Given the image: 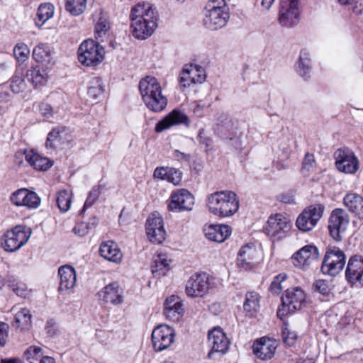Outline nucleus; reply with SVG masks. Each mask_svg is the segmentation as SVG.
Returning <instances> with one entry per match:
<instances>
[{"label": "nucleus", "instance_id": "obj_1", "mask_svg": "<svg viewBox=\"0 0 363 363\" xmlns=\"http://www.w3.org/2000/svg\"><path fill=\"white\" fill-rule=\"evenodd\" d=\"M130 18L132 34L137 39L148 38L157 27V11L150 3L136 4L131 9Z\"/></svg>", "mask_w": 363, "mask_h": 363}, {"label": "nucleus", "instance_id": "obj_2", "mask_svg": "<svg viewBox=\"0 0 363 363\" xmlns=\"http://www.w3.org/2000/svg\"><path fill=\"white\" fill-rule=\"evenodd\" d=\"M210 213L219 218L234 215L239 209L237 194L232 191H220L210 194L207 199Z\"/></svg>", "mask_w": 363, "mask_h": 363}, {"label": "nucleus", "instance_id": "obj_3", "mask_svg": "<svg viewBox=\"0 0 363 363\" xmlns=\"http://www.w3.org/2000/svg\"><path fill=\"white\" fill-rule=\"evenodd\" d=\"M229 18V8L224 0H211L207 4L203 18L206 28L212 30L222 28Z\"/></svg>", "mask_w": 363, "mask_h": 363}, {"label": "nucleus", "instance_id": "obj_4", "mask_svg": "<svg viewBox=\"0 0 363 363\" xmlns=\"http://www.w3.org/2000/svg\"><path fill=\"white\" fill-rule=\"evenodd\" d=\"M104 48L93 40H86L78 49L79 62L86 67L96 66L104 58Z\"/></svg>", "mask_w": 363, "mask_h": 363}, {"label": "nucleus", "instance_id": "obj_5", "mask_svg": "<svg viewBox=\"0 0 363 363\" xmlns=\"http://www.w3.org/2000/svg\"><path fill=\"white\" fill-rule=\"evenodd\" d=\"M31 230L25 225H16L8 230L1 238V245L7 252H15L27 243Z\"/></svg>", "mask_w": 363, "mask_h": 363}, {"label": "nucleus", "instance_id": "obj_6", "mask_svg": "<svg viewBox=\"0 0 363 363\" xmlns=\"http://www.w3.org/2000/svg\"><path fill=\"white\" fill-rule=\"evenodd\" d=\"M346 263V255L339 247L330 246L328 248L321 266L324 274L335 277L340 273Z\"/></svg>", "mask_w": 363, "mask_h": 363}, {"label": "nucleus", "instance_id": "obj_7", "mask_svg": "<svg viewBox=\"0 0 363 363\" xmlns=\"http://www.w3.org/2000/svg\"><path fill=\"white\" fill-rule=\"evenodd\" d=\"M323 211L324 206L320 204L306 208L296 218V227L303 232L312 230L322 218Z\"/></svg>", "mask_w": 363, "mask_h": 363}, {"label": "nucleus", "instance_id": "obj_8", "mask_svg": "<svg viewBox=\"0 0 363 363\" xmlns=\"http://www.w3.org/2000/svg\"><path fill=\"white\" fill-rule=\"evenodd\" d=\"M306 298L305 294L299 287L286 290L281 297L282 308H279L277 315L282 316L287 313H294L301 308Z\"/></svg>", "mask_w": 363, "mask_h": 363}, {"label": "nucleus", "instance_id": "obj_9", "mask_svg": "<svg viewBox=\"0 0 363 363\" xmlns=\"http://www.w3.org/2000/svg\"><path fill=\"white\" fill-rule=\"evenodd\" d=\"M291 226L292 224L288 218L282 214L277 213L274 216H271L268 218L264 232L267 236L274 240H279L286 237L290 231Z\"/></svg>", "mask_w": 363, "mask_h": 363}, {"label": "nucleus", "instance_id": "obj_10", "mask_svg": "<svg viewBox=\"0 0 363 363\" xmlns=\"http://www.w3.org/2000/svg\"><path fill=\"white\" fill-rule=\"evenodd\" d=\"M350 223V217L347 211L342 208L334 209L328 220V230L330 236L336 241L342 240Z\"/></svg>", "mask_w": 363, "mask_h": 363}, {"label": "nucleus", "instance_id": "obj_11", "mask_svg": "<svg viewBox=\"0 0 363 363\" xmlns=\"http://www.w3.org/2000/svg\"><path fill=\"white\" fill-rule=\"evenodd\" d=\"M335 167L341 172L354 174L359 169V160L350 149H338L335 152Z\"/></svg>", "mask_w": 363, "mask_h": 363}, {"label": "nucleus", "instance_id": "obj_12", "mask_svg": "<svg viewBox=\"0 0 363 363\" xmlns=\"http://www.w3.org/2000/svg\"><path fill=\"white\" fill-rule=\"evenodd\" d=\"M298 1L281 0L279 21L284 27H294L299 21Z\"/></svg>", "mask_w": 363, "mask_h": 363}, {"label": "nucleus", "instance_id": "obj_13", "mask_svg": "<svg viewBox=\"0 0 363 363\" xmlns=\"http://www.w3.org/2000/svg\"><path fill=\"white\" fill-rule=\"evenodd\" d=\"M194 205L193 195L186 189H181L172 191L168 203V209L173 212L189 211Z\"/></svg>", "mask_w": 363, "mask_h": 363}, {"label": "nucleus", "instance_id": "obj_14", "mask_svg": "<svg viewBox=\"0 0 363 363\" xmlns=\"http://www.w3.org/2000/svg\"><path fill=\"white\" fill-rule=\"evenodd\" d=\"M210 283L206 273H196L189 278L186 284V294L189 297H203L208 291Z\"/></svg>", "mask_w": 363, "mask_h": 363}, {"label": "nucleus", "instance_id": "obj_15", "mask_svg": "<svg viewBox=\"0 0 363 363\" xmlns=\"http://www.w3.org/2000/svg\"><path fill=\"white\" fill-rule=\"evenodd\" d=\"M174 331L167 325H160L152 333V342L155 351L160 352L169 347L174 342Z\"/></svg>", "mask_w": 363, "mask_h": 363}, {"label": "nucleus", "instance_id": "obj_16", "mask_svg": "<svg viewBox=\"0 0 363 363\" xmlns=\"http://www.w3.org/2000/svg\"><path fill=\"white\" fill-rule=\"evenodd\" d=\"M11 203L16 206H25L29 209H35L40 204V198L38 194L28 190L20 189L13 192L10 197Z\"/></svg>", "mask_w": 363, "mask_h": 363}, {"label": "nucleus", "instance_id": "obj_17", "mask_svg": "<svg viewBox=\"0 0 363 363\" xmlns=\"http://www.w3.org/2000/svg\"><path fill=\"white\" fill-rule=\"evenodd\" d=\"M363 257L352 256L345 270V279L351 286L359 284L363 286Z\"/></svg>", "mask_w": 363, "mask_h": 363}, {"label": "nucleus", "instance_id": "obj_18", "mask_svg": "<svg viewBox=\"0 0 363 363\" xmlns=\"http://www.w3.org/2000/svg\"><path fill=\"white\" fill-rule=\"evenodd\" d=\"M97 296L99 300L106 303L119 305L123 302V290L116 281L104 286L97 293Z\"/></svg>", "mask_w": 363, "mask_h": 363}, {"label": "nucleus", "instance_id": "obj_19", "mask_svg": "<svg viewBox=\"0 0 363 363\" xmlns=\"http://www.w3.org/2000/svg\"><path fill=\"white\" fill-rule=\"evenodd\" d=\"M318 257V250L315 246L306 245L292 256V260L295 267L304 269L317 260Z\"/></svg>", "mask_w": 363, "mask_h": 363}, {"label": "nucleus", "instance_id": "obj_20", "mask_svg": "<svg viewBox=\"0 0 363 363\" xmlns=\"http://www.w3.org/2000/svg\"><path fill=\"white\" fill-rule=\"evenodd\" d=\"M180 124H184L187 127L189 126V119L188 116L180 110L174 109L163 119L156 123L155 131L157 133H161L173 125Z\"/></svg>", "mask_w": 363, "mask_h": 363}, {"label": "nucleus", "instance_id": "obj_21", "mask_svg": "<svg viewBox=\"0 0 363 363\" xmlns=\"http://www.w3.org/2000/svg\"><path fill=\"white\" fill-rule=\"evenodd\" d=\"M208 342L211 346V351L208 354L209 358H212L214 352L225 354L228 349L229 340L225 334L220 328H214L208 333Z\"/></svg>", "mask_w": 363, "mask_h": 363}, {"label": "nucleus", "instance_id": "obj_22", "mask_svg": "<svg viewBox=\"0 0 363 363\" xmlns=\"http://www.w3.org/2000/svg\"><path fill=\"white\" fill-rule=\"evenodd\" d=\"M260 252L252 245L243 246L238 255V264L245 269H250L258 262Z\"/></svg>", "mask_w": 363, "mask_h": 363}, {"label": "nucleus", "instance_id": "obj_23", "mask_svg": "<svg viewBox=\"0 0 363 363\" xmlns=\"http://www.w3.org/2000/svg\"><path fill=\"white\" fill-rule=\"evenodd\" d=\"M277 342L265 337H261L253 344L254 354L259 359L266 360L271 359L277 349Z\"/></svg>", "mask_w": 363, "mask_h": 363}, {"label": "nucleus", "instance_id": "obj_24", "mask_svg": "<svg viewBox=\"0 0 363 363\" xmlns=\"http://www.w3.org/2000/svg\"><path fill=\"white\" fill-rule=\"evenodd\" d=\"M203 233L209 240L223 242L229 237L231 230L227 225H209L204 227Z\"/></svg>", "mask_w": 363, "mask_h": 363}, {"label": "nucleus", "instance_id": "obj_25", "mask_svg": "<svg viewBox=\"0 0 363 363\" xmlns=\"http://www.w3.org/2000/svg\"><path fill=\"white\" fill-rule=\"evenodd\" d=\"M183 311L182 303L177 296H171L166 299L164 314L167 319L177 322L181 318Z\"/></svg>", "mask_w": 363, "mask_h": 363}, {"label": "nucleus", "instance_id": "obj_26", "mask_svg": "<svg viewBox=\"0 0 363 363\" xmlns=\"http://www.w3.org/2000/svg\"><path fill=\"white\" fill-rule=\"evenodd\" d=\"M343 203L350 212L363 220V196L356 193L347 194L343 198Z\"/></svg>", "mask_w": 363, "mask_h": 363}, {"label": "nucleus", "instance_id": "obj_27", "mask_svg": "<svg viewBox=\"0 0 363 363\" xmlns=\"http://www.w3.org/2000/svg\"><path fill=\"white\" fill-rule=\"evenodd\" d=\"M142 98L147 107L154 112L162 111L167 104V99L162 92H145Z\"/></svg>", "mask_w": 363, "mask_h": 363}, {"label": "nucleus", "instance_id": "obj_28", "mask_svg": "<svg viewBox=\"0 0 363 363\" xmlns=\"http://www.w3.org/2000/svg\"><path fill=\"white\" fill-rule=\"evenodd\" d=\"M58 274L60 279V291H68L74 288L76 283V273L72 267L68 265L60 267Z\"/></svg>", "mask_w": 363, "mask_h": 363}, {"label": "nucleus", "instance_id": "obj_29", "mask_svg": "<svg viewBox=\"0 0 363 363\" xmlns=\"http://www.w3.org/2000/svg\"><path fill=\"white\" fill-rule=\"evenodd\" d=\"M24 155L26 160L36 170L47 171L53 165L52 161L32 150L25 151Z\"/></svg>", "mask_w": 363, "mask_h": 363}, {"label": "nucleus", "instance_id": "obj_30", "mask_svg": "<svg viewBox=\"0 0 363 363\" xmlns=\"http://www.w3.org/2000/svg\"><path fill=\"white\" fill-rule=\"evenodd\" d=\"M99 253L104 259L115 263H119L122 259L121 252L113 241L103 242L100 246Z\"/></svg>", "mask_w": 363, "mask_h": 363}, {"label": "nucleus", "instance_id": "obj_31", "mask_svg": "<svg viewBox=\"0 0 363 363\" xmlns=\"http://www.w3.org/2000/svg\"><path fill=\"white\" fill-rule=\"evenodd\" d=\"M312 70L311 58L309 52L302 50L296 65V72L303 79H308L311 77Z\"/></svg>", "mask_w": 363, "mask_h": 363}, {"label": "nucleus", "instance_id": "obj_32", "mask_svg": "<svg viewBox=\"0 0 363 363\" xmlns=\"http://www.w3.org/2000/svg\"><path fill=\"white\" fill-rule=\"evenodd\" d=\"M243 308L247 316H254L259 309V294L255 291L247 293Z\"/></svg>", "mask_w": 363, "mask_h": 363}, {"label": "nucleus", "instance_id": "obj_33", "mask_svg": "<svg viewBox=\"0 0 363 363\" xmlns=\"http://www.w3.org/2000/svg\"><path fill=\"white\" fill-rule=\"evenodd\" d=\"M32 315L26 308H21L15 313L13 325L21 330H28L31 325Z\"/></svg>", "mask_w": 363, "mask_h": 363}, {"label": "nucleus", "instance_id": "obj_34", "mask_svg": "<svg viewBox=\"0 0 363 363\" xmlns=\"http://www.w3.org/2000/svg\"><path fill=\"white\" fill-rule=\"evenodd\" d=\"M54 6L50 3L42 4L39 6L35 18V24L41 27L54 15Z\"/></svg>", "mask_w": 363, "mask_h": 363}, {"label": "nucleus", "instance_id": "obj_35", "mask_svg": "<svg viewBox=\"0 0 363 363\" xmlns=\"http://www.w3.org/2000/svg\"><path fill=\"white\" fill-rule=\"evenodd\" d=\"M186 67L188 69V72L190 74L189 76L193 80V86L201 84L205 82L206 74L204 69L198 65H186Z\"/></svg>", "mask_w": 363, "mask_h": 363}, {"label": "nucleus", "instance_id": "obj_36", "mask_svg": "<svg viewBox=\"0 0 363 363\" xmlns=\"http://www.w3.org/2000/svg\"><path fill=\"white\" fill-rule=\"evenodd\" d=\"M51 52L49 46L45 43H39L33 50V57L38 62L47 64L50 61Z\"/></svg>", "mask_w": 363, "mask_h": 363}, {"label": "nucleus", "instance_id": "obj_37", "mask_svg": "<svg viewBox=\"0 0 363 363\" xmlns=\"http://www.w3.org/2000/svg\"><path fill=\"white\" fill-rule=\"evenodd\" d=\"M65 130L62 128H53L48 135L45 145L47 148H57L62 144V134Z\"/></svg>", "mask_w": 363, "mask_h": 363}, {"label": "nucleus", "instance_id": "obj_38", "mask_svg": "<svg viewBox=\"0 0 363 363\" xmlns=\"http://www.w3.org/2000/svg\"><path fill=\"white\" fill-rule=\"evenodd\" d=\"M56 203L61 212H67L71 206V192L65 189L59 191L57 194Z\"/></svg>", "mask_w": 363, "mask_h": 363}, {"label": "nucleus", "instance_id": "obj_39", "mask_svg": "<svg viewBox=\"0 0 363 363\" xmlns=\"http://www.w3.org/2000/svg\"><path fill=\"white\" fill-rule=\"evenodd\" d=\"M154 263L155 265L152 267V272L155 276H164L169 269V262L164 255H159Z\"/></svg>", "mask_w": 363, "mask_h": 363}, {"label": "nucleus", "instance_id": "obj_40", "mask_svg": "<svg viewBox=\"0 0 363 363\" xmlns=\"http://www.w3.org/2000/svg\"><path fill=\"white\" fill-rule=\"evenodd\" d=\"M27 77L35 86L45 84L48 79L47 72L45 69L41 70L38 67L29 70Z\"/></svg>", "mask_w": 363, "mask_h": 363}, {"label": "nucleus", "instance_id": "obj_41", "mask_svg": "<svg viewBox=\"0 0 363 363\" xmlns=\"http://www.w3.org/2000/svg\"><path fill=\"white\" fill-rule=\"evenodd\" d=\"M146 230L155 233L154 230L158 229H164L163 218L158 212L151 213L146 220Z\"/></svg>", "mask_w": 363, "mask_h": 363}, {"label": "nucleus", "instance_id": "obj_42", "mask_svg": "<svg viewBox=\"0 0 363 363\" xmlns=\"http://www.w3.org/2000/svg\"><path fill=\"white\" fill-rule=\"evenodd\" d=\"M162 86L157 79L152 76H147L139 82V91H161Z\"/></svg>", "mask_w": 363, "mask_h": 363}, {"label": "nucleus", "instance_id": "obj_43", "mask_svg": "<svg viewBox=\"0 0 363 363\" xmlns=\"http://www.w3.org/2000/svg\"><path fill=\"white\" fill-rule=\"evenodd\" d=\"M86 0H67L66 9L74 16L82 14L86 9Z\"/></svg>", "mask_w": 363, "mask_h": 363}, {"label": "nucleus", "instance_id": "obj_44", "mask_svg": "<svg viewBox=\"0 0 363 363\" xmlns=\"http://www.w3.org/2000/svg\"><path fill=\"white\" fill-rule=\"evenodd\" d=\"M13 53L18 62H23L28 58L30 50L25 43H18L14 47Z\"/></svg>", "mask_w": 363, "mask_h": 363}, {"label": "nucleus", "instance_id": "obj_45", "mask_svg": "<svg viewBox=\"0 0 363 363\" xmlns=\"http://www.w3.org/2000/svg\"><path fill=\"white\" fill-rule=\"evenodd\" d=\"M242 76L244 80H247L252 84H257L259 78V72L253 67L245 65L242 69Z\"/></svg>", "mask_w": 363, "mask_h": 363}, {"label": "nucleus", "instance_id": "obj_46", "mask_svg": "<svg viewBox=\"0 0 363 363\" xmlns=\"http://www.w3.org/2000/svg\"><path fill=\"white\" fill-rule=\"evenodd\" d=\"M42 355V349L37 346H30L24 352L25 357L30 363H35Z\"/></svg>", "mask_w": 363, "mask_h": 363}, {"label": "nucleus", "instance_id": "obj_47", "mask_svg": "<svg viewBox=\"0 0 363 363\" xmlns=\"http://www.w3.org/2000/svg\"><path fill=\"white\" fill-rule=\"evenodd\" d=\"M99 16V20L95 24V35L96 38H102L109 29V25L106 20L101 16V13Z\"/></svg>", "mask_w": 363, "mask_h": 363}, {"label": "nucleus", "instance_id": "obj_48", "mask_svg": "<svg viewBox=\"0 0 363 363\" xmlns=\"http://www.w3.org/2000/svg\"><path fill=\"white\" fill-rule=\"evenodd\" d=\"M155 233L150 232L149 230H146V233L148 239L152 243L160 244L162 243L166 238V230L165 229H158L154 230Z\"/></svg>", "mask_w": 363, "mask_h": 363}, {"label": "nucleus", "instance_id": "obj_49", "mask_svg": "<svg viewBox=\"0 0 363 363\" xmlns=\"http://www.w3.org/2000/svg\"><path fill=\"white\" fill-rule=\"evenodd\" d=\"M189 73L188 72V69L186 67V65L184 67L182 71L179 74V84L184 89H195L196 86H193V80L191 79L189 76Z\"/></svg>", "mask_w": 363, "mask_h": 363}, {"label": "nucleus", "instance_id": "obj_50", "mask_svg": "<svg viewBox=\"0 0 363 363\" xmlns=\"http://www.w3.org/2000/svg\"><path fill=\"white\" fill-rule=\"evenodd\" d=\"M100 194V186H94L91 190L89 192L86 200L84 203L83 211L86 208L91 207L97 200Z\"/></svg>", "mask_w": 363, "mask_h": 363}, {"label": "nucleus", "instance_id": "obj_51", "mask_svg": "<svg viewBox=\"0 0 363 363\" xmlns=\"http://www.w3.org/2000/svg\"><path fill=\"white\" fill-rule=\"evenodd\" d=\"M313 286L315 290L323 296L328 297L331 294V289L328 283L325 280L318 279L315 281Z\"/></svg>", "mask_w": 363, "mask_h": 363}, {"label": "nucleus", "instance_id": "obj_52", "mask_svg": "<svg viewBox=\"0 0 363 363\" xmlns=\"http://www.w3.org/2000/svg\"><path fill=\"white\" fill-rule=\"evenodd\" d=\"M166 180L174 185H179L182 182V172L174 168H169Z\"/></svg>", "mask_w": 363, "mask_h": 363}, {"label": "nucleus", "instance_id": "obj_53", "mask_svg": "<svg viewBox=\"0 0 363 363\" xmlns=\"http://www.w3.org/2000/svg\"><path fill=\"white\" fill-rule=\"evenodd\" d=\"M281 336L284 342L288 346L293 345L297 338L296 333L294 331H290L287 328L282 329Z\"/></svg>", "mask_w": 363, "mask_h": 363}, {"label": "nucleus", "instance_id": "obj_54", "mask_svg": "<svg viewBox=\"0 0 363 363\" xmlns=\"http://www.w3.org/2000/svg\"><path fill=\"white\" fill-rule=\"evenodd\" d=\"M315 165V160L314 158V155L311 153H306L305 155L303 163H302V169L303 171L309 172L311 169H313Z\"/></svg>", "mask_w": 363, "mask_h": 363}, {"label": "nucleus", "instance_id": "obj_55", "mask_svg": "<svg viewBox=\"0 0 363 363\" xmlns=\"http://www.w3.org/2000/svg\"><path fill=\"white\" fill-rule=\"evenodd\" d=\"M199 141L201 144L204 145L206 147V151L211 150L213 147V140L211 138L206 135L204 129H201L198 135Z\"/></svg>", "mask_w": 363, "mask_h": 363}, {"label": "nucleus", "instance_id": "obj_56", "mask_svg": "<svg viewBox=\"0 0 363 363\" xmlns=\"http://www.w3.org/2000/svg\"><path fill=\"white\" fill-rule=\"evenodd\" d=\"M11 287L15 294L18 296L26 297L28 294L26 285L21 282L13 283Z\"/></svg>", "mask_w": 363, "mask_h": 363}, {"label": "nucleus", "instance_id": "obj_57", "mask_svg": "<svg viewBox=\"0 0 363 363\" xmlns=\"http://www.w3.org/2000/svg\"><path fill=\"white\" fill-rule=\"evenodd\" d=\"M88 89L89 91H100L104 89V85L99 77L92 78L89 83Z\"/></svg>", "mask_w": 363, "mask_h": 363}, {"label": "nucleus", "instance_id": "obj_58", "mask_svg": "<svg viewBox=\"0 0 363 363\" xmlns=\"http://www.w3.org/2000/svg\"><path fill=\"white\" fill-rule=\"evenodd\" d=\"M90 228L91 227L89 223H81L74 228V231L76 234L83 237L89 233Z\"/></svg>", "mask_w": 363, "mask_h": 363}, {"label": "nucleus", "instance_id": "obj_59", "mask_svg": "<svg viewBox=\"0 0 363 363\" xmlns=\"http://www.w3.org/2000/svg\"><path fill=\"white\" fill-rule=\"evenodd\" d=\"M23 84V80L21 77L15 76L9 82V88L11 91H16L17 89H21Z\"/></svg>", "mask_w": 363, "mask_h": 363}, {"label": "nucleus", "instance_id": "obj_60", "mask_svg": "<svg viewBox=\"0 0 363 363\" xmlns=\"http://www.w3.org/2000/svg\"><path fill=\"white\" fill-rule=\"evenodd\" d=\"M8 325L4 323H0V345L4 346L6 342L8 337Z\"/></svg>", "mask_w": 363, "mask_h": 363}, {"label": "nucleus", "instance_id": "obj_61", "mask_svg": "<svg viewBox=\"0 0 363 363\" xmlns=\"http://www.w3.org/2000/svg\"><path fill=\"white\" fill-rule=\"evenodd\" d=\"M168 167H157L154 171L153 176L155 178L166 180V177L168 174Z\"/></svg>", "mask_w": 363, "mask_h": 363}, {"label": "nucleus", "instance_id": "obj_62", "mask_svg": "<svg viewBox=\"0 0 363 363\" xmlns=\"http://www.w3.org/2000/svg\"><path fill=\"white\" fill-rule=\"evenodd\" d=\"M286 278V275L279 274L276 277L271 284V289L275 293H277L279 290L281 289V281H284Z\"/></svg>", "mask_w": 363, "mask_h": 363}, {"label": "nucleus", "instance_id": "obj_63", "mask_svg": "<svg viewBox=\"0 0 363 363\" xmlns=\"http://www.w3.org/2000/svg\"><path fill=\"white\" fill-rule=\"evenodd\" d=\"M42 115L47 118L52 116V109L50 105L43 104L40 108Z\"/></svg>", "mask_w": 363, "mask_h": 363}, {"label": "nucleus", "instance_id": "obj_64", "mask_svg": "<svg viewBox=\"0 0 363 363\" xmlns=\"http://www.w3.org/2000/svg\"><path fill=\"white\" fill-rule=\"evenodd\" d=\"M231 123L230 120H228V116L225 113H221L217 120V125L220 126H228Z\"/></svg>", "mask_w": 363, "mask_h": 363}]
</instances>
